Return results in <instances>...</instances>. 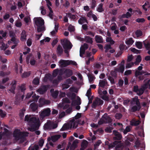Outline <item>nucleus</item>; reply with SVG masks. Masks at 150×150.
<instances>
[{
    "label": "nucleus",
    "mask_w": 150,
    "mask_h": 150,
    "mask_svg": "<svg viewBox=\"0 0 150 150\" xmlns=\"http://www.w3.org/2000/svg\"><path fill=\"white\" fill-rule=\"evenodd\" d=\"M122 115L120 113H117L115 115V117L116 119L119 120L121 119L122 117Z\"/></svg>",
    "instance_id": "603ef678"
},
{
    "label": "nucleus",
    "mask_w": 150,
    "mask_h": 150,
    "mask_svg": "<svg viewBox=\"0 0 150 150\" xmlns=\"http://www.w3.org/2000/svg\"><path fill=\"white\" fill-rule=\"evenodd\" d=\"M130 103L131 106L130 111L131 112H135L137 111H139L141 108L139 100L137 96H135L132 98Z\"/></svg>",
    "instance_id": "f257e3e1"
},
{
    "label": "nucleus",
    "mask_w": 150,
    "mask_h": 150,
    "mask_svg": "<svg viewBox=\"0 0 150 150\" xmlns=\"http://www.w3.org/2000/svg\"><path fill=\"white\" fill-rule=\"evenodd\" d=\"M12 42L14 44L11 47V48L13 49H14L17 46L19 42L20 41L19 40H17L16 41H12Z\"/></svg>",
    "instance_id": "e433bc0d"
},
{
    "label": "nucleus",
    "mask_w": 150,
    "mask_h": 150,
    "mask_svg": "<svg viewBox=\"0 0 150 150\" xmlns=\"http://www.w3.org/2000/svg\"><path fill=\"white\" fill-rule=\"evenodd\" d=\"M60 107L62 108L63 110L67 109L69 107V104H66L64 105L63 104L61 105Z\"/></svg>",
    "instance_id": "69168bd1"
},
{
    "label": "nucleus",
    "mask_w": 150,
    "mask_h": 150,
    "mask_svg": "<svg viewBox=\"0 0 150 150\" xmlns=\"http://www.w3.org/2000/svg\"><path fill=\"white\" fill-rule=\"evenodd\" d=\"M30 74V72H24L22 75L23 78H26L29 76Z\"/></svg>",
    "instance_id": "49530a36"
},
{
    "label": "nucleus",
    "mask_w": 150,
    "mask_h": 150,
    "mask_svg": "<svg viewBox=\"0 0 150 150\" xmlns=\"http://www.w3.org/2000/svg\"><path fill=\"white\" fill-rule=\"evenodd\" d=\"M81 99L79 97H78L77 98V100H73L71 102V104L72 105H80L81 104Z\"/></svg>",
    "instance_id": "cd10ccee"
},
{
    "label": "nucleus",
    "mask_w": 150,
    "mask_h": 150,
    "mask_svg": "<svg viewBox=\"0 0 150 150\" xmlns=\"http://www.w3.org/2000/svg\"><path fill=\"white\" fill-rule=\"evenodd\" d=\"M95 40L97 43H101L103 42V39L101 36L96 35L95 37Z\"/></svg>",
    "instance_id": "412c9836"
},
{
    "label": "nucleus",
    "mask_w": 150,
    "mask_h": 150,
    "mask_svg": "<svg viewBox=\"0 0 150 150\" xmlns=\"http://www.w3.org/2000/svg\"><path fill=\"white\" fill-rule=\"evenodd\" d=\"M58 94V91H55L52 93V96L53 98H57Z\"/></svg>",
    "instance_id": "37998d69"
},
{
    "label": "nucleus",
    "mask_w": 150,
    "mask_h": 150,
    "mask_svg": "<svg viewBox=\"0 0 150 150\" xmlns=\"http://www.w3.org/2000/svg\"><path fill=\"white\" fill-rule=\"evenodd\" d=\"M30 121L29 124L30 127L28 129L32 132L37 129L39 126V120L36 117H33L30 119Z\"/></svg>",
    "instance_id": "f03ea898"
},
{
    "label": "nucleus",
    "mask_w": 150,
    "mask_h": 150,
    "mask_svg": "<svg viewBox=\"0 0 150 150\" xmlns=\"http://www.w3.org/2000/svg\"><path fill=\"white\" fill-rule=\"evenodd\" d=\"M27 35L25 31L23 30L21 33L20 40L22 41H24L26 40Z\"/></svg>",
    "instance_id": "aec40b11"
},
{
    "label": "nucleus",
    "mask_w": 150,
    "mask_h": 150,
    "mask_svg": "<svg viewBox=\"0 0 150 150\" xmlns=\"http://www.w3.org/2000/svg\"><path fill=\"white\" fill-rule=\"evenodd\" d=\"M106 41L107 42H110L111 45L114 43L115 42L112 39L111 37H107L106 39Z\"/></svg>",
    "instance_id": "79ce46f5"
},
{
    "label": "nucleus",
    "mask_w": 150,
    "mask_h": 150,
    "mask_svg": "<svg viewBox=\"0 0 150 150\" xmlns=\"http://www.w3.org/2000/svg\"><path fill=\"white\" fill-rule=\"evenodd\" d=\"M96 1L94 0H92L91 3V8L92 9H94L96 6Z\"/></svg>",
    "instance_id": "5fc2aeb1"
},
{
    "label": "nucleus",
    "mask_w": 150,
    "mask_h": 150,
    "mask_svg": "<svg viewBox=\"0 0 150 150\" xmlns=\"http://www.w3.org/2000/svg\"><path fill=\"white\" fill-rule=\"evenodd\" d=\"M62 102L63 103H70L71 101L67 98H65L62 99Z\"/></svg>",
    "instance_id": "6e6d98bb"
},
{
    "label": "nucleus",
    "mask_w": 150,
    "mask_h": 150,
    "mask_svg": "<svg viewBox=\"0 0 150 150\" xmlns=\"http://www.w3.org/2000/svg\"><path fill=\"white\" fill-rule=\"evenodd\" d=\"M125 70V66L123 65H120V67L118 68H115V70L117 72H120L123 73Z\"/></svg>",
    "instance_id": "bb28decb"
},
{
    "label": "nucleus",
    "mask_w": 150,
    "mask_h": 150,
    "mask_svg": "<svg viewBox=\"0 0 150 150\" xmlns=\"http://www.w3.org/2000/svg\"><path fill=\"white\" fill-rule=\"evenodd\" d=\"M67 16L71 19L74 20L76 19V16L75 15H72L71 13H68L67 14Z\"/></svg>",
    "instance_id": "c9c22d12"
},
{
    "label": "nucleus",
    "mask_w": 150,
    "mask_h": 150,
    "mask_svg": "<svg viewBox=\"0 0 150 150\" xmlns=\"http://www.w3.org/2000/svg\"><path fill=\"white\" fill-rule=\"evenodd\" d=\"M142 60V58L140 55L137 56V57L135 61L134 62V64L135 65L139 64V63Z\"/></svg>",
    "instance_id": "2f4dec72"
},
{
    "label": "nucleus",
    "mask_w": 150,
    "mask_h": 150,
    "mask_svg": "<svg viewBox=\"0 0 150 150\" xmlns=\"http://www.w3.org/2000/svg\"><path fill=\"white\" fill-rule=\"evenodd\" d=\"M60 71H61L63 74H64L66 78L70 77L73 74L72 71L68 69H60Z\"/></svg>",
    "instance_id": "6e6552de"
},
{
    "label": "nucleus",
    "mask_w": 150,
    "mask_h": 150,
    "mask_svg": "<svg viewBox=\"0 0 150 150\" xmlns=\"http://www.w3.org/2000/svg\"><path fill=\"white\" fill-rule=\"evenodd\" d=\"M111 122L112 119L110 117L107 115L104 114L98 122V123L99 125H101L104 123H109Z\"/></svg>",
    "instance_id": "39448f33"
},
{
    "label": "nucleus",
    "mask_w": 150,
    "mask_h": 150,
    "mask_svg": "<svg viewBox=\"0 0 150 150\" xmlns=\"http://www.w3.org/2000/svg\"><path fill=\"white\" fill-rule=\"evenodd\" d=\"M7 33L6 32H4L3 30H0V34L2 35V38H5L6 36Z\"/></svg>",
    "instance_id": "052dcab7"
},
{
    "label": "nucleus",
    "mask_w": 150,
    "mask_h": 150,
    "mask_svg": "<svg viewBox=\"0 0 150 150\" xmlns=\"http://www.w3.org/2000/svg\"><path fill=\"white\" fill-rule=\"evenodd\" d=\"M70 87V85L67 83H64L62 85V89H67Z\"/></svg>",
    "instance_id": "774afa93"
},
{
    "label": "nucleus",
    "mask_w": 150,
    "mask_h": 150,
    "mask_svg": "<svg viewBox=\"0 0 150 150\" xmlns=\"http://www.w3.org/2000/svg\"><path fill=\"white\" fill-rule=\"evenodd\" d=\"M52 129V125L50 121H48L45 124L44 126V129L45 130H50Z\"/></svg>",
    "instance_id": "ddd939ff"
},
{
    "label": "nucleus",
    "mask_w": 150,
    "mask_h": 150,
    "mask_svg": "<svg viewBox=\"0 0 150 150\" xmlns=\"http://www.w3.org/2000/svg\"><path fill=\"white\" fill-rule=\"evenodd\" d=\"M88 77L89 82L91 83H92L93 82L94 78L93 75L89 74L88 75Z\"/></svg>",
    "instance_id": "72a5a7b5"
},
{
    "label": "nucleus",
    "mask_w": 150,
    "mask_h": 150,
    "mask_svg": "<svg viewBox=\"0 0 150 150\" xmlns=\"http://www.w3.org/2000/svg\"><path fill=\"white\" fill-rule=\"evenodd\" d=\"M49 87L48 85L42 86L38 89L37 91L40 94H43L47 91Z\"/></svg>",
    "instance_id": "9d476101"
},
{
    "label": "nucleus",
    "mask_w": 150,
    "mask_h": 150,
    "mask_svg": "<svg viewBox=\"0 0 150 150\" xmlns=\"http://www.w3.org/2000/svg\"><path fill=\"white\" fill-rule=\"evenodd\" d=\"M60 137L59 135L54 136L52 137V140L53 142H55L60 138Z\"/></svg>",
    "instance_id": "4c0bfd02"
},
{
    "label": "nucleus",
    "mask_w": 150,
    "mask_h": 150,
    "mask_svg": "<svg viewBox=\"0 0 150 150\" xmlns=\"http://www.w3.org/2000/svg\"><path fill=\"white\" fill-rule=\"evenodd\" d=\"M19 87L21 91L22 92H23V94H24V91L26 90L25 84L23 83L21 84Z\"/></svg>",
    "instance_id": "473e14b6"
},
{
    "label": "nucleus",
    "mask_w": 150,
    "mask_h": 150,
    "mask_svg": "<svg viewBox=\"0 0 150 150\" xmlns=\"http://www.w3.org/2000/svg\"><path fill=\"white\" fill-rule=\"evenodd\" d=\"M61 42L64 49H70L72 48V44L67 40H62Z\"/></svg>",
    "instance_id": "423d86ee"
},
{
    "label": "nucleus",
    "mask_w": 150,
    "mask_h": 150,
    "mask_svg": "<svg viewBox=\"0 0 150 150\" xmlns=\"http://www.w3.org/2000/svg\"><path fill=\"white\" fill-rule=\"evenodd\" d=\"M69 60H61L59 62L60 66L62 67H66L69 65Z\"/></svg>",
    "instance_id": "dca6fc26"
},
{
    "label": "nucleus",
    "mask_w": 150,
    "mask_h": 150,
    "mask_svg": "<svg viewBox=\"0 0 150 150\" xmlns=\"http://www.w3.org/2000/svg\"><path fill=\"white\" fill-rule=\"evenodd\" d=\"M62 74H63L62 73L61 71H60V74H59V75L58 76L57 78V79L54 80L53 82L57 83L58 82V81H59L62 80Z\"/></svg>",
    "instance_id": "c756f323"
},
{
    "label": "nucleus",
    "mask_w": 150,
    "mask_h": 150,
    "mask_svg": "<svg viewBox=\"0 0 150 150\" xmlns=\"http://www.w3.org/2000/svg\"><path fill=\"white\" fill-rule=\"evenodd\" d=\"M136 45L137 47L139 49H141L142 47V44L141 42H137Z\"/></svg>",
    "instance_id": "de8ad7c7"
},
{
    "label": "nucleus",
    "mask_w": 150,
    "mask_h": 150,
    "mask_svg": "<svg viewBox=\"0 0 150 150\" xmlns=\"http://www.w3.org/2000/svg\"><path fill=\"white\" fill-rule=\"evenodd\" d=\"M16 81H14L13 84L11 86V87L10 89H9V91L11 92L15 93V90L16 88Z\"/></svg>",
    "instance_id": "b1692460"
},
{
    "label": "nucleus",
    "mask_w": 150,
    "mask_h": 150,
    "mask_svg": "<svg viewBox=\"0 0 150 150\" xmlns=\"http://www.w3.org/2000/svg\"><path fill=\"white\" fill-rule=\"evenodd\" d=\"M25 110L23 108L22 110L19 113V116L20 117L21 119H23L24 116V113L25 112Z\"/></svg>",
    "instance_id": "f704fd0d"
},
{
    "label": "nucleus",
    "mask_w": 150,
    "mask_h": 150,
    "mask_svg": "<svg viewBox=\"0 0 150 150\" xmlns=\"http://www.w3.org/2000/svg\"><path fill=\"white\" fill-rule=\"evenodd\" d=\"M27 45L29 47L32 44V40L30 38H28L26 42Z\"/></svg>",
    "instance_id": "680f3d73"
},
{
    "label": "nucleus",
    "mask_w": 150,
    "mask_h": 150,
    "mask_svg": "<svg viewBox=\"0 0 150 150\" xmlns=\"http://www.w3.org/2000/svg\"><path fill=\"white\" fill-rule=\"evenodd\" d=\"M113 143L114 144L116 145L115 147V150H123L124 146L123 144L121 143V141H115Z\"/></svg>",
    "instance_id": "9b49d317"
},
{
    "label": "nucleus",
    "mask_w": 150,
    "mask_h": 150,
    "mask_svg": "<svg viewBox=\"0 0 150 150\" xmlns=\"http://www.w3.org/2000/svg\"><path fill=\"white\" fill-rule=\"evenodd\" d=\"M136 22L139 23H144L145 21V20L144 18H138L136 19Z\"/></svg>",
    "instance_id": "338daca9"
},
{
    "label": "nucleus",
    "mask_w": 150,
    "mask_h": 150,
    "mask_svg": "<svg viewBox=\"0 0 150 150\" xmlns=\"http://www.w3.org/2000/svg\"><path fill=\"white\" fill-rule=\"evenodd\" d=\"M51 110L49 108L44 109L40 113L39 117L41 120H43L45 117H48L51 114Z\"/></svg>",
    "instance_id": "20e7f679"
},
{
    "label": "nucleus",
    "mask_w": 150,
    "mask_h": 150,
    "mask_svg": "<svg viewBox=\"0 0 150 150\" xmlns=\"http://www.w3.org/2000/svg\"><path fill=\"white\" fill-rule=\"evenodd\" d=\"M78 143V140H75L73 142L72 144H71L70 147V150H74L77 146V144Z\"/></svg>",
    "instance_id": "5701e85b"
},
{
    "label": "nucleus",
    "mask_w": 150,
    "mask_h": 150,
    "mask_svg": "<svg viewBox=\"0 0 150 150\" xmlns=\"http://www.w3.org/2000/svg\"><path fill=\"white\" fill-rule=\"evenodd\" d=\"M57 53L58 56H61L63 53V50L62 46L59 45L56 49Z\"/></svg>",
    "instance_id": "2eb2a0df"
},
{
    "label": "nucleus",
    "mask_w": 150,
    "mask_h": 150,
    "mask_svg": "<svg viewBox=\"0 0 150 150\" xmlns=\"http://www.w3.org/2000/svg\"><path fill=\"white\" fill-rule=\"evenodd\" d=\"M104 10L103 8V4H101L99 5V7L97 8V11L99 12H102L104 11Z\"/></svg>",
    "instance_id": "a19ab883"
},
{
    "label": "nucleus",
    "mask_w": 150,
    "mask_h": 150,
    "mask_svg": "<svg viewBox=\"0 0 150 150\" xmlns=\"http://www.w3.org/2000/svg\"><path fill=\"white\" fill-rule=\"evenodd\" d=\"M136 35L137 37H140L142 35V31L140 30H137L135 32Z\"/></svg>",
    "instance_id": "c03bdc74"
},
{
    "label": "nucleus",
    "mask_w": 150,
    "mask_h": 150,
    "mask_svg": "<svg viewBox=\"0 0 150 150\" xmlns=\"http://www.w3.org/2000/svg\"><path fill=\"white\" fill-rule=\"evenodd\" d=\"M6 115L5 112L2 110H0V116L2 118L4 117Z\"/></svg>",
    "instance_id": "4d7b16f0"
},
{
    "label": "nucleus",
    "mask_w": 150,
    "mask_h": 150,
    "mask_svg": "<svg viewBox=\"0 0 150 150\" xmlns=\"http://www.w3.org/2000/svg\"><path fill=\"white\" fill-rule=\"evenodd\" d=\"M68 30L70 32H73L74 31L75 29L74 26L72 25L71 24H70L68 28Z\"/></svg>",
    "instance_id": "0e129e2a"
},
{
    "label": "nucleus",
    "mask_w": 150,
    "mask_h": 150,
    "mask_svg": "<svg viewBox=\"0 0 150 150\" xmlns=\"http://www.w3.org/2000/svg\"><path fill=\"white\" fill-rule=\"evenodd\" d=\"M79 124V121L77 122H75L74 119H72L71 120V122L70 124V127L71 128H76Z\"/></svg>",
    "instance_id": "a211bd4d"
},
{
    "label": "nucleus",
    "mask_w": 150,
    "mask_h": 150,
    "mask_svg": "<svg viewBox=\"0 0 150 150\" xmlns=\"http://www.w3.org/2000/svg\"><path fill=\"white\" fill-rule=\"evenodd\" d=\"M113 133L115 135V137H113L114 140L117 141H120L122 138L121 134L115 130L113 131Z\"/></svg>",
    "instance_id": "1a4fd4ad"
},
{
    "label": "nucleus",
    "mask_w": 150,
    "mask_h": 150,
    "mask_svg": "<svg viewBox=\"0 0 150 150\" xmlns=\"http://www.w3.org/2000/svg\"><path fill=\"white\" fill-rule=\"evenodd\" d=\"M86 95L88 97V98H89L90 97H91V90L90 88L88 90L87 92V93L86 94Z\"/></svg>",
    "instance_id": "13d9d810"
},
{
    "label": "nucleus",
    "mask_w": 150,
    "mask_h": 150,
    "mask_svg": "<svg viewBox=\"0 0 150 150\" xmlns=\"http://www.w3.org/2000/svg\"><path fill=\"white\" fill-rule=\"evenodd\" d=\"M33 83L35 85H38L39 84V79L38 78H35L33 81Z\"/></svg>",
    "instance_id": "ea45409f"
},
{
    "label": "nucleus",
    "mask_w": 150,
    "mask_h": 150,
    "mask_svg": "<svg viewBox=\"0 0 150 150\" xmlns=\"http://www.w3.org/2000/svg\"><path fill=\"white\" fill-rule=\"evenodd\" d=\"M78 23L81 25L82 24L85 22L87 23H88V21L86 19V18L84 17H82L81 18H80L78 20Z\"/></svg>",
    "instance_id": "393cba45"
},
{
    "label": "nucleus",
    "mask_w": 150,
    "mask_h": 150,
    "mask_svg": "<svg viewBox=\"0 0 150 150\" xmlns=\"http://www.w3.org/2000/svg\"><path fill=\"white\" fill-rule=\"evenodd\" d=\"M13 136L17 140L21 139V142L23 143L25 140V137L26 135L25 132H21L19 129H16L13 132Z\"/></svg>",
    "instance_id": "7ed1b4c3"
},
{
    "label": "nucleus",
    "mask_w": 150,
    "mask_h": 150,
    "mask_svg": "<svg viewBox=\"0 0 150 150\" xmlns=\"http://www.w3.org/2000/svg\"><path fill=\"white\" fill-rule=\"evenodd\" d=\"M35 23L37 26H42L44 24V20L41 18H35Z\"/></svg>",
    "instance_id": "f8f14e48"
},
{
    "label": "nucleus",
    "mask_w": 150,
    "mask_h": 150,
    "mask_svg": "<svg viewBox=\"0 0 150 150\" xmlns=\"http://www.w3.org/2000/svg\"><path fill=\"white\" fill-rule=\"evenodd\" d=\"M84 41L86 43L91 45L93 43V38L89 36L85 35L84 38Z\"/></svg>",
    "instance_id": "6ab92c4d"
},
{
    "label": "nucleus",
    "mask_w": 150,
    "mask_h": 150,
    "mask_svg": "<svg viewBox=\"0 0 150 150\" xmlns=\"http://www.w3.org/2000/svg\"><path fill=\"white\" fill-rule=\"evenodd\" d=\"M134 40H133L132 38H129L128 39L126 40L125 43L127 45H132L134 42Z\"/></svg>",
    "instance_id": "c85d7f7f"
},
{
    "label": "nucleus",
    "mask_w": 150,
    "mask_h": 150,
    "mask_svg": "<svg viewBox=\"0 0 150 150\" xmlns=\"http://www.w3.org/2000/svg\"><path fill=\"white\" fill-rule=\"evenodd\" d=\"M39 149V146L38 145H35L33 147L31 148L30 147L28 150H38Z\"/></svg>",
    "instance_id": "a18cd8bd"
},
{
    "label": "nucleus",
    "mask_w": 150,
    "mask_h": 150,
    "mask_svg": "<svg viewBox=\"0 0 150 150\" xmlns=\"http://www.w3.org/2000/svg\"><path fill=\"white\" fill-rule=\"evenodd\" d=\"M131 130V129L129 126H127L126 129L123 130L124 134H125L127 133L128 132H129Z\"/></svg>",
    "instance_id": "09e8293b"
},
{
    "label": "nucleus",
    "mask_w": 150,
    "mask_h": 150,
    "mask_svg": "<svg viewBox=\"0 0 150 150\" xmlns=\"http://www.w3.org/2000/svg\"><path fill=\"white\" fill-rule=\"evenodd\" d=\"M37 31L38 32H40L45 30V28L44 26H38Z\"/></svg>",
    "instance_id": "8fccbe9b"
},
{
    "label": "nucleus",
    "mask_w": 150,
    "mask_h": 150,
    "mask_svg": "<svg viewBox=\"0 0 150 150\" xmlns=\"http://www.w3.org/2000/svg\"><path fill=\"white\" fill-rule=\"evenodd\" d=\"M108 79L110 81L111 83L112 84H115V80L114 78L110 76H108Z\"/></svg>",
    "instance_id": "864d4df0"
},
{
    "label": "nucleus",
    "mask_w": 150,
    "mask_h": 150,
    "mask_svg": "<svg viewBox=\"0 0 150 150\" xmlns=\"http://www.w3.org/2000/svg\"><path fill=\"white\" fill-rule=\"evenodd\" d=\"M9 36L11 38V41L19 40L18 39L16 38V35L15 33L12 31L9 32Z\"/></svg>",
    "instance_id": "f3484780"
},
{
    "label": "nucleus",
    "mask_w": 150,
    "mask_h": 150,
    "mask_svg": "<svg viewBox=\"0 0 150 150\" xmlns=\"http://www.w3.org/2000/svg\"><path fill=\"white\" fill-rule=\"evenodd\" d=\"M140 121L132 119L130 122V124L132 126H137L141 123Z\"/></svg>",
    "instance_id": "4be33fe9"
},
{
    "label": "nucleus",
    "mask_w": 150,
    "mask_h": 150,
    "mask_svg": "<svg viewBox=\"0 0 150 150\" xmlns=\"http://www.w3.org/2000/svg\"><path fill=\"white\" fill-rule=\"evenodd\" d=\"M107 83V81L105 79L103 80H100L99 81V87L104 88Z\"/></svg>",
    "instance_id": "a878e982"
},
{
    "label": "nucleus",
    "mask_w": 150,
    "mask_h": 150,
    "mask_svg": "<svg viewBox=\"0 0 150 150\" xmlns=\"http://www.w3.org/2000/svg\"><path fill=\"white\" fill-rule=\"evenodd\" d=\"M30 109L33 112H34L37 110L38 108V106L37 103L33 102L30 104Z\"/></svg>",
    "instance_id": "4468645a"
},
{
    "label": "nucleus",
    "mask_w": 150,
    "mask_h": 150,
    "mask_svg": "<svg viewBox=\"0 0 150 150\" xmlns=\"http://www.w3.org/2000/svg\"><path fill=\"white\" fill-rule=\"evenodd\" d=\"M131 51L137 54H139L141 52V50H137L134 48H132L131 49Z\"/></svg>",
    "instance_id": "3c124183"
},
{
    "label": "nucleus",
    "mask_w": 150,
    "mask_h": 150,
    "mask_svg": "<svg viewBox=\"0 0 150 150\" xmlns=\"http://www.w3.org/2000/svg\"><path fill=\"white\" fill-rule=\"evenodd\" d=\"M32 97L33 98L32 101L37 102L39 96H37L35 93H34L32 96Z\"/></svg>",
    "instance_id": "58836bf2"
},
{
    "label": "nucleus",
    "mask_w": 150,
    "mask_h": 150,
    "mask_svg": "<svg viewBox=\"0 0 150 150\" xmlns=\"http://www.w3.org/2000/svg\"><path fill=\"white\" fill-rule=\"evenodd\" d=\"M70 127V124H65L62 126V127L60 129V131H64L68 129Z\"/></svg>",
    "instance_id": "7c9ffc66"
},
{
    "label": "nucleus",
    "mask_w": 150,
    "mask_h": 150,
    "mask_svg": "<svg viewBox=\"0 0 150 150\" xmlns=\"http://www.w3.org/2000/svg\"><path fill=\"white\" fill-rule=\"evenodd\" d=\"M144 74V72L139 71L137 70L135 72V75L136 77H138V76L142 75Z\"/></svg>",
    "instance_id": "e2e57ef3"
},
{
    "label": "nucleus",
    "mask_w": 150,
    "mask_h": 150,
    "mask_svg": "<svg viewBox=\"0 0 150 150\" xmlns=\"http://www.w3.org/2000/svg\"><path fill=\"white\" fill-rule=\"evenodd\" d=\"M88 44L86 43H84L83 45L81 46V47H82V49H84L85 51L88 48Z\"/></svg>",
    "instance_id": "bf43d9fd"
},
{
    "label": "nucleus",
    "mask_w": 150,
    "mask_h": 150,
    "mask_svg": "<svg viewBox=\"0 0 150 150\" xmlns=\"http://www.w3.org/2000/svg\"><path fill=\"white\" fill-rule=\"evenodd\" d=\"M103 100L99 98L98 97L96 98L93 101L92 105V107L94 109H95L97 106L101 105L103 103Z\"/></svg>",
    "instance_id": "0eeeda50"
}]
</instances>
